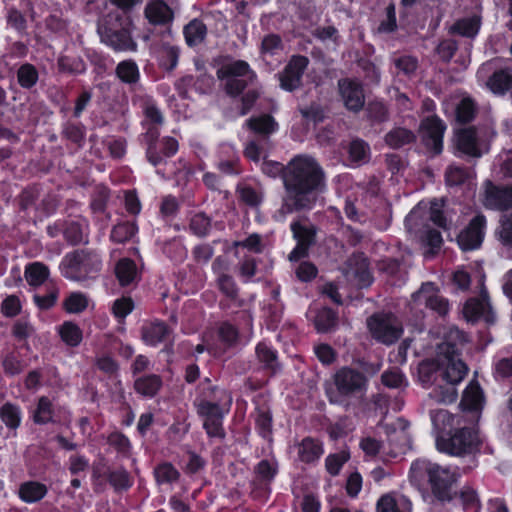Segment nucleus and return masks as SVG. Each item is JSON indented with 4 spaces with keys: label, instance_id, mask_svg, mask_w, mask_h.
Returning a JSON list of instances; mask_svg holds the SVG:
<instances>
[{
    "label": "nucleus",
    "instance_id": "obj_1",
    "mask_svg": "<svg viewBox=\"0 0 512 512\" xmlns=\"http://www.w3.org/2000/svg\"><path fill=\"white\" fill-rule=\"evenodd\" d=\"M284 184V209L288 212L311 209L323 186V172L313 158L298 156L288 164Z\"/></svg>",
    "mask_w": 512,
    "mask_h": 512
},
{
    "label": "nucleus",
    "instance_id": "obj_2",
    "mask_svg": "<svg viewBox=\"0 0 512 512\" xmlns=\"http://www.w3.org/2000/svg\"><path fill=\"white\" fill-rule=\"evenodd\" d=\"M433 369L437 377H440L446 383V386L442 387L439 385L433 390L430 396L439 403H453L457 399L455 386L464 379L468 371L467 366L459 358V355H455L454 350L453 353H450V346L446 344L439 347L435 367L429 362H423L420 365L419 373L423 382L430 380L429 378L424 379L423 376Z\"/></svg>",
    "mask_w": 512,
    "mask_h": 512
},
{
    "label": "nucleus",
    "instance_id": "obj_3",
    "mask_svg": "<svg viewBox=\"0 0 512 512\" xmlns=\"http://www.w3.org/2000/svg\"><path fill=\"white\" fill-rule=\"evenodd\" d=\"M409 477L417 486L427 477L433 495L442 502L450 501L453 497V485L457 478L455 472L447 466L427 459H418L411 464Z\"/></svg>",
    "mask_w": 512,
    "mask_h": 512
},
{
    "label": "nucleus",
    "instance_id": "obj_4",
    "mask_svg": "<svg viewBox=\"0 0 512 512\" xmlns=\"http://www.w3.org/2000/svg\"><path fill=\"white\" fill-rule=\"evenodd\" d=\"M479 445V437L476 430L460 429L450 438L436 439V447L440 452H445L454 456L473 453Z\"/></svg>",
    "mask_w": 512,
    "mask_h": 512
},
{
    "label": "nucleus",
    "instance_id": "obj_5",
    "mask_svg": "<svg viewBox=\"0 0 512 512\" xmlns=\"http://www.w3.org/2000/svg\"><path fill=\"white\" fill-rule=\"evenodd\" d=\"M225 400L221 401H201L198 404V413L204 418V428L207 433L213 437H224L222 428V419L224 411L228 410L232 398L229 394L224 393Z\"/></svg>",
    "mask_w": 512,
    "mask_h": 512
},
{
    "label": "nucleus",
    "instance_id": "obj_6",
    "mask_svg": "<svg viewBox=\"0 0 512 512\" xmlns=\"http://www.w3.org/2000/svg\"><path fill=\"white\" fill-rule=\"evenodd\" d=\"M249 73V65L242 60L223 63L217 70V77L223 82L224 89L230 96H237L247 86L244 79Z\"/></svg>",
    "mask_w": 512,
    "mask_h": 512
},
{
    "label": "nucleus",
    "instance_id": "obj_7",
    "mask_svg": "<svg viewBox=\"0 0 512 512\" xmlns=\"http://www.w3.org/2000/svg\"><path fill=\"white\" fill-rule=\"evenodd\" d=\"M423 307L430 308L439 315H446L449 310L448 301L431 282L423 283L419 290L412 294L411 310L422 311Z\"/></svg>",
    "mask_w": 512,
    "mask_h": 512
},
{
    "label": "nucleus",
    "instance_id": "obj_8",
    "mask_svg": "<svg viewBox=\"0 0 512 512\" xmlns=\"http://www.w3.org/2000/svg\"><path fill=\"white\" fill-rule=\"evenodd\" d=\"M368 328L376 340L385 344L395 342L402 333L401 324L392 314H376L370 317Z\"/></svg>",
    "mask_w": 512,
    "mask_h": 512
},
{
    "label": "nucleus",
    "instance_id": "obj_9",
    "mask_svg": "<svg viewBox=\"0 0 512 512\" xmlns=\"http://www.w3.org/2000/svg\"><path fill=\"white\" fill-rule=\"evenodd\" d=\"M338 392L344 396H352L361 393L366 388V377L353 369L342 368L334 377Z\"/></svg>",
    "mask_w": 512,
    "mask_h": 512
},
{
    "label": "nucleus",
    "instance_id": "obj_10",
    "mask_svg": "<svg viewBox=\"0 0 512 512\" xmlns=\"http://www.w3.org/2000/svg\"><path fill=\"white\" fill-rule=\"evenodd\" d=\"M486 220L484 216H475L467 228H465L457 238L460 248L464 251L477 249L484 237Z\"/></svg>",
    "mask_w": 512,
    "mask_h": 512
},
{
    "label": "nucleus",
    "instance_id": "obj_11",
    "mask_svg": "<svg viewBox=\"0 0 512 512\" xmlns=\"http://www.w3.org/2000/svg\"><path fill=\"white\" fill-rule=\"evenodd\" d=\"M339 93L345 107L351 111H359L365 103L362 85L352 79H343L338 82Z\"/></svg>",
    "mask_w": 512,
    "mask_h": 512
},
{
    "label": "nucleus",
    "instance_id": "obj_12",
    "mask_svg": "<svg viewBox=\"0 0 512 512\" xmlns=\"http://www.w3.org/2000/svg\"><path fill=\"white\" fill-rule=\"evenodd\" d=\"M420 130L427 146L439 154L443 148V135L446 130L444 123L438 117L431 116L423 120Z\"/></svg>",
    "mask_w": 512,
    "mask_h": 512
},
{
    "label": "nucleus",
    "instance_id": "obj_13",
    "mask_svg": "<svg viewBox=\"0 0 512 512\" xmlns=\"http://www.w3.org/2000/svg\"><path fill=\"white\" fill-rule=\"evenodd\" d=\"M345 275L349 281L360 288L367 287L372 282L367 259L362 255H355L348 260Z\"/></svg>",
    "mask_w": 512,
    "mask_h": 512
},
{
    "label": "nucleus",
    "instance_id": "obj_14",
    "mask_svg": "<svg viewBox=\"0 0 512 512\" xmlns=\"http://www.w3.org/2000/svg\"><path fill=\"white\" fill-rule=\"evenodd\" d=\"M454 143L460 152L468 156L480 157L482 155L480 135L473 127L457 130L455 132Z\"/></svg>",
    "mask_w": 512,
    "mask_h": 512
},
{
    "label": "nucleus",
    "instance_id": "obj_15",
    "mask_svg": "<svg viewBox=\"0 0 512 512\" xmlns=\"http://www.w3.org/2000/svg\"><path fill=\"white\" fill-rule=\"evenodd\" d=\"M308 65V59L303 56L293 57L281 75V87L287 91L298 88L301 77Z\"/></svg>",
    "mask_w": 512,
    "mask_h": 512
},
{
    "label": "nucleus",
    "instance_id": "obj_16",
    "mask_svg": "<svg viewBox=\"0 0 512 512\" xmlns=\"http://www.w3.org/2000/svg\"><path fill=\"white\" fill-rule=\"evenodd\" d=\"M98 33L102 40L115 50H133L136 46L127 29L116 30L108 27L106 24L100 23Z\"/></svg>",
    "mask_w": 512,
    "mask_h": 512
},
{
    "label": "nucleus",
    "instance_id": "obj_17",
    "mask_svg": "<svg viewBox=\"0 0 512 512\" xmlns=\"http://www.w3.org/2000/svg\"><path fill=\"white\" fill-rule=\"evenodd\" d=\"M463 315L465 319L470 322H475L480 319L489 324L495 322V314L486 298L467 301L463 308Z\"/></svg>",
    "mask_w": 512,
    "mask_h": 512
},
{
    "label": "nucleus",
    "instance_id": "obj_18",
    "mask_svg": "<svg viewBox=\"0 0 512 512\" xmlns=\"http://www.w3.org/2000/svg\"><path fill=\"white\" fill-rule=\"evenodd\" d=\"M484 205L489 209L507 210L512 207V187L499 188L486 183Z\"/></svg>",
    "mask_w": 512,
    "mask_h": 512
},
{
    "label": "nucleus",
    "instance_id": "obj_19",
    "mask_svg": "<svg viewBox=\"0 0 512 512\" xmlns=\"http://www.w3.org/2000/svg\"><path fill=\"white\" fill-rule=\"evenodd\" d=\"M377 512H412V503L404 495L386 494L378 500Z\"/></svg>",
    "mask_w": 512,
    "mask_h": 512
},
{
    "label": "nucleus",
    "instance_id": "obj_20",
    "mask_svg": "<svg viewBox=\"0 0 512 512\" xmlns=\"http://www.w3.org/2000/svg\"><path fill=\"white\" fill-rule=\"evenodd\" d=\"M294 238L297 240L296 247L292 250L289 255L291 261L298 260L307 254L309 245L313 239V233L299 225V223H293L291 225Z\"/></svg>",
    "mask_w": 512,
    "mask_h": 512
},
{
    "label": "nucleus",
    "instance_id": "obj_21",
    "mask_svg": "<svg viewBox=\"0 0 512 512\" xmlns=\"http://www.w3.org/2000/svg\"><path fill=\"white\" fill-rule=\"evenodd\" d=\"M115 274L121 286L133 284L139 277L135 262L129 258H123L117 262Z\"/></svg>",
    "mask_w": 512,
    "mask_h": 512
},
{
    "label": "nucleus",
    "instance_id": "obj_22",
    "mask_svg": "<svg viewBox=\"0 0 512 512\" xmlns=\"http://www.w3.org/2000/svg\"><path fill=\"white\" fill-rule=\"evenodd\" d=\"M483 394L480 386L476 382H470L463 393L461 406L465 410L479 411L484 403Z\"/></svg>",
    "mask_w": 512,
    "mask_h": 512
},
{
    "label": "nucleus",
    "instance_id": "obj_23",
    "mask_svg": "<svg viewBox=\"0 0 512 512\" xmlns=\"http://www.w3.org/2000/svg\"><path fill=\"white\" fill-rule=\"evenodd\" d=\"M145 14L147 19L153 24H164L173 17L171 9L162 1L149 4L146 7Z\"/></svg>",
    "mask_w": 512,
    "mask_h": 512
},
{
    "label": "nucleus",
    "instance_id": "obj_24",
    "mask_svg": "<svg viewBox=\"0 0 512 512\" xmlns=\"http://www.w3.org/2000/svg\"><path fill=\"white\" fill-rule=\"evenodd\" d=\"M46 493V486L34 481L23 483L19 488L20 498L27 503H33L41 500Z\"/></svg>",
    "mask_w": 512,
    "mask_h": 512
},
{
    "label": "nucleus",
    "instance_id": "obj_25",
    "mask_svg": "<svg viewBox=\"0 0 512 512\" xmlns=\"http://www.w3.org/2000/svg\"><path fill=\"white\" fill-rule=\"evenodd\" d=\"M486 85L494 94H504L512 88V75L506 70L497 71Z\"/></svg>",
    "mask_w": 512,
    "mask_h": 512
},
{
    "label": "nucleus",
    "instance_id": "obj_26",
    "mask_svg": "<svg viewBox=\"0 0 512 512\" xmlns=\"http://www.w3.org/2000/svg\"><path fill=\"white\" fill-rule=\"evenodd\" d=\"M431 420L435 429L446 431L460 423L459 417L452 415L448 410L437 409L431 412Z\"/></svg>",
    "mask_w": 512,
    "mask_h": 512
},
{
    "label": "nucleus",
    "instance_id": "obj_27",
    "mask_svg": "<svg viewBox=\"0 0 512 512\" xmlns=\"http://www.w3.org/2000/svg\"><path fill=\"white\" fill-rule=\"evenodd\" d=\"M168 333L169 330L164 323H154L143 327L142 339L149 345H156L163 341Z\"/></svg>",
    "mask_w": 512,
    "mask_h": 512
},
{
    "label": "nucleus",
    "instance_id": "obj_28",
    "mask_svg": "<svg viewBox=\"0 0 512 512\" xmlns=\"http://www.w3.org/2000/svg\"><path fill=\"white\" fill-rule=\"evenodd\" d=\"M323 453L321 445L311 438L304 439L298 447V455L304 462H312Z\"/></svg>",
    "mask_w": 512,
    "mask_h": 512
},
{
    "label": "nucleus",
    "instance_id": "obj_29",
    "mask_svg": "<svg viewBox=\"0 0 512 512\" xmlns=\"http://www.w3.org/2000/svg\"><path fill=\"white\" fill-rule=\"evenodd\" d=\"M184 35L189 46L200 44L206 36V26L199 20H193L184 28Z\"/></svg>",
    "mask_w": 512,
    "mask_h": 512
},
{
    "label": "nucleus",
    "instance_id": "obj_30",
    "mask_svg": "<svg viewBox=\"0 0 512 512\" xmlns=\"http://www.w3.org/2000/svg\"><path fill=\"white\" fill-rule=\"evenodd\" d=\"M48 276V268L40 262L32 263L25 269V278L31 286H40Z\"/></svg>",
    "mask_w": 512,
    "mask_h": 512
},
{
    "label": "nucleus",
    "instance_id": "obj_31",
    "mask_svg": "<svg viewBox=\"0 0 512 512\" xmlns=\"http://www.w3.org/2000/svg\"><path fill=\"white\" fill-rule=\"evenodd\" d=\"M161 387V380L156 375L139 378L135 381V390L148 397L154 396Z\"/></svg>",
    "mask_w": 512,
    "mask_h": 512
},
{
    "label": "nucleus",
    "instance_id": "obj_32",
    "mask_svg": "<svg viewBox=\"0 0 512 512\" xmlns=\"http://www.w3.org/2000/svg\"><path fill=\"white\" fill-rule=\"evenodd\" d=\"M480 27V20L474 16L462 19L454 24L452 31L466 37H474Z\"/></svg>",
    "mask_w": 512,
    "mask_h": 512
},
{
    "label": "nucleus",
    "instance_id": "obj_33",
    "mask_svg": "<svg viewBox=\"0 0 512 512\" xmlns=\"http://www.w3.org/2000/svg\"><path fill=\"white\" fill-rule=\"evenodd\" d=\"M467 341L466 336L458 328H450L445 335V341L437 345V352L439 347L448 344L450 346V353L455 351V355H459V348Z\"/></svg>",
    "mask_w": 512,
    "mask_h": 512
},
{
    "label": "nucleus",
    "instance_id": "obj_34",
    "mask_svg": "<svg viewBox=\"0 0 512 512\" xmlns=\"http://www.w3.org/2000/svg\"><path fill=\"white\" fill-rule=\"evenodd\" d=\"M62 340L69 346H77L82 340V332L80 328L72 323L66 322L60 328Z\"/></svg>",
    "mask_w": 512,
    "mask_h": 512
},
{
    "label": "nucleus",
    "instance_id": "obj_35",
    "mask_svg": "<svg viewBox=\"0 0 512 512\" xmlns=\"http://www.w3.org/2000/svg\"><path fill=\"white\" fill-rule=\"evenodd\" d=\"M118 77L126 83H136L139 79V71L137 65L132 61H123L116 68Z\"/></svg>",
    "mask_w": 512,
    "mask_h": 512
},
{
    "label": "nucleus",
    "instance_id": "obj_36",
    "mask_svg": "<svg viewBox=\"0 0 512 512\" xmlns=\"http://www.w3.org/2000/svg\"><path fill=\"white\" fill-rule=\"evenodd\" d=\"M413 139L414 135L404 128L394 129L385 137L386 143L393 148H398L410 143Z\"/></svg>",
    "mask_w": 512,
    "mask_h": 512
},
{
    "label": "nucleus",
    "instance_id": "obj_37",
    "mask_svg": "<svg viewBox=\"0 0 512 512\" xmlns=\"http://www.w3.org/2000/svg\"><path fill=\"white\" fill-rule=\"evenodd\" d=\"M52 416L53 410L51 401L47 397H41L33 415L34 422L37 424H45L52 420Z\"/></svg>",
    "mask_w": 512,
    "mask_h": 512
},
{
    "label": "nucleus",
    "instance_id": "obj_38",
    "mask_svg": "<svg viewBox=\"0 0 512 512\" xmlns=\"http://www.w3.org/2000/svg\"><path fill=\"white\" fill-rule=\"evenodd\" d=\"M337 317L335 313L328 308L320 310L315 319V326L320 332H327L336 324Z\"/></svg>",
    "mask_w": 512,
    "mask_h": 512
},
{
    "label": "nucleus",
    "instance_id": "obj_39",
    "mask_svg": "<svg viewBox=\"0 0 512 512\" xmlns=\"http://www.w3.org/2000/svg\"><path fill=\"white\" fill-rule=\"evenodd\" d=\"M17 77L18 82L22 87L30 88L36 83L38 73L32 65L25 64L19 68Z\"/></svg>",
    "mask_w": 512,
    "mask_h": 512
},
{
    "label": "nucleus",
    "instance_id": "obj_40",
    "mask_svg": "<svg viewBox=\"0 0 512 512\" xmlns=\"http://www.w3.org/2000/svg\"><path fill=\"white\" fill-rule=\"evenodd\" d=\"M108 481L115 490H125L131 486L129 474L123 469H116L108 473Z\"/></svg>",
    "mask_w": 512,
    "mask_h": 512
},
{
    "label": "nucleus",
    "instance_id": "obj_41",
    "mask_svg": "<svg viewBox=\"0 0 512 512\" xmlns=\"http://www.w3.org/2000/svg\"><path fill=\"white\" fill-rule=\"evenodd\" d=\"M7 24L19 34L26 33L27 22L24 15L15 8L9 9L7 13Z\"/></svg>",
    "mask_w": 512,
    "mask_h": 512
},
{
    "label": "nucleus",
    "instance_id": "obj_42",
    "mask_svg": "<svg viewBox=\"0 0 512 512\" xmlns=\"http://www.w3.org/2000/svg\"><path fill=\"white\" fill-rule=\"evenodd\" d=\"M155 477L159 484L172 483L178 479L179 473L171 464L164 463L156 468Z\"/></svg>",
    "mask_w": 512,
    "mask_h": 512
},
{
    "label": "nucleus",
    "instance_id": "obj_43",
    "mask_svg": "<svg viewBox=\"0 0 512 512\" xmlns=\"http://www.w3.org/2000/svg\"><path fill=\"white\" fill-rule=\"evenodd\" d=\"M349 459V454L346 451H341L326 458V468L331 475H337L343 466Z\"/></svg>",
    "mask_w": 512,
    "mask_h": 512
},
{
    "label": "nucleus",
    "instance_id": "obj_44",
    "mask_svg": "<svg viewBox=\"0 0 512 512\" xmlns=\"http://www.w3.org/2000/svg\"><path fill=\"white\" fill-rule=\"evenodd\" d=\"M87 298L81 293H72L65 301L64 307L69 313H80L87 307Z\"/></svg>",
    "mask_w": 512,
    "mask_h": 512
},
{
    "label": "nucleus",
    "instance_id": "obj_45",
    "mask_svg": "<svg viewBox=\"0 0 512 512\" xmlns=\"http://www.w3.org/2000/svg\"><path fill=\"white\" fill-rule=\"evenodd\" d=\"M382 382L390 388H402L407 386V380L397 369L386 371L382 374Z\"/></svg>",
    "mask_w": 512,
    "mask_h": 512
},
{
    "label": "nucleus",
    "instance_id": "obj_46",
    "mask_svg": "<svg viewBox=\"0 0 512 512\" xmlns=\"http://www.w3.org/2000/svg\"><path fill=\"white\" fill-rule=\"evenodd\" d=\"M369 148L365 142L355 140L350 144V159L355 163H363L367 161Z\"/></svg>",
    "mask_w": 512,
    "mask_h": 512
},
{
    "label": "nucleus",
    "instance_id": "obj_47",
    "mask_svg": "<svg viewBox=\"0 0 512 512\" xmlns=\"http://www.w3.org/2000/svg\"><path fill=\"white\" fill-rule=\"evenodd\" d=\"M474 115V103L469 98H464L457 106L456 117L459 122H468Z\"/></svg>",
    "mask_w": 512,
    "mask_h": 512
},
{
    "label": "nucleus",
    "instance_id": "obj_48",
    "mask_svg": "<svg viewBox=\"0 0 512 512\" xmlns=\"http://www.w3.org/2000/svg\"><path fill=\"white\" fill-rule=\"evenodd\" d=\"M282 50L281 39L277 35H269L262 41V54L277 55Z\"/></svg>",
    "mask_w": 512,
    "mask_h": 512
},
{
    "label": "nucleus",
    "instance_id": "obj_49",
    "mask_svg": "<svg viewBox=\"0 0 512 512\" xmlns=\"http://www.w3.org/2000/svg\"><path fill=\"white\" fill-rule=\"evenodd\" d=\"M1 417L4 423L11 428H16L19 425L20 417L18 409L11 404H5L2 407Z\"/></svg>",
    "mask_w": 512,
    "mask_h": 512
},
{
    "label": "nucleus",
    "instance_id": "obj_50",
    "mask_svg": "<svg viewBox=\"0 0 512 512\" xmlns=\"http://www.w3.org/2000/svg\"><path fill=\"white\" fill-rule=\"evenodd\" d=\"M394 63L398 71L402 72L407 77H411L418 66L417 60L410 56L397 58L395 59Z\"/></svg>",
    "mask_w": 512,
    "mask_h": 512
},
{
    "label": "nucleus",
    "instance_id": "obj_51",
    "mask_svg": "<svg viewBox=\"0 0 512 512\" xmlns=\"http://www.w3.org/2000/svg\"><path fill=\"white\" fill-rule=\"evenodd\" d=\"M443 205H444V203H443L442 199L441 200L434 199L433 201H431L430 219L437 226L447 229L448 228L447 222H446V219L443 217L442 211H441Z\"/></svg>",
    "mask_w": 512,
    "mask_h": 512
},
{
    "label": "nucleus",
    "instance_id": "obj_52",
    "mask_svg": "<svg viewBox=\"0 0 512 512\" xmlns=\"http://www.w3.org/2000/svg\"><path fill=\"white\" fill-rule=\"evenodd\" d=\"M469 177L468 172L458 166H450L446 171L448 185H460Z\"/></svg>",
    "mask_w": 512,
    "mask_h": 512
},
{
    "label": "nucleus",
    "instance_id": "obj_53",
    "mask_svg": "<svg viewBox=\"0 0 512 512\" xmlns=\"http://www.w3.org/2000/svg\"><path fill=\"white\" fill-rule=\"evenodd\" d=\"M278 128V124L275 122L272 116L263 114L258 116V135H269L274 133Z\"/></svg>",
    "mask_w": 512,
    "mask_h": 512
},
{
    "label": "nucleus",
    "instance_id": "obj_54",
    "mask_svg": "<svg viewBox=\"0 0 512 512\" xmlns=\"http://www.w3.org/2000/svg\"><path fill=\"white\" fill-rule=\"evenodd\" d=\"M134 308L131 298H121L114 302L113 313L117 318H125Z\"/></svg>",
    "mask_w": 512,
    "mask_h": 512
},
{
    "label": "nucleus",
    "instance_id": "obj_55",
    "mask_svg": "<svg viewBox=\"0 0 512 512\" xmlns=\"http://www.w3.org/2000/svg\"><path fill=\"white\" fill-rule=\"evenodd\" d=\"M1 310L7 317L16 316L21 310L20 300L15 295L8 296L2 303Z\"/></svg>",
    "mask_w": 512,
    "mask_h": 512
},
{
    "label": "nucleus",
    "instance_id": "obj_56",
    "mask_svg": "<svg viewBox=\"0 0 512 512\" xmlns=\"http://www.w3.org/2000/svg\"><path fill=\"white\" fill-rule=\"evenodd\" d=\"M421 240L424 244L431 247V249H438L442 244V236L440 232L434 229L425 228L422 235Z\"/></svg>",
    "mask_w": 512,
    "mask_h": 512
},
{
    "label": "nucleus",
    "instance_id": "obj_57",
    "mask_svg": "<svg viewBox=\"0 0 512 512\" xmlns=\"http://www.w3.org/2000/svg\"><path fill=\"white\" fill-rule=\"evenodd\" d=\"M218 334H219L220 340L226 346L233 345L236 342L237 336H238L236 329L228 323H223L219 327Z\"/></svg>",
    "mask_w": 512,
    "mask_h": 512
},
{
    "label": "nucleus",
    "instance_id": "obj_58",
    "mask_svg": "<svg viewBox=\"0 0 512 512\" xmlns=\"http://www.w3.org/2000/svg\"><path fill=\"white\" fill-rule=\"evenodd\" d=\"M209 227L210 220L206 215L202 213L196 214L191 220V229L195 234L199 236L205 235Z\"/></svg>",
    "mask_w": 512,
    "mask_h": 512
},
{
    "label": "nucleus",
    "instance_id": "obj_59",
    "mask_svg": "<svg viewBox=\"0 0 512 512\" xmlns=\"http://www.w3.org/2000/svg\"><path fill=\"white\" fill-rule=\"evenodd\" d=\"M260 355L263 356V359H261V361L265 362L264 367L274 371L277 366L276 352L271 350L269 347H267L264 344H259L258 345V357Z\"/></svg>",
    "mask_w": 512,
    "mask_h": 512
},
{
    "label": "nucleus",
    "instance_id": "obj_60",
    "mask_svg": "<svg viewBox=\"0 0 512 512\" xmlns=\"http://www.w3.org/2000/svg\"><path fill=\"white\" fill-rule=\"evenodd\" d=\"M317 274L316 267L309 263L303 262L296 269V275L301 281H309L313 279Z\"/></svg>",
    "mask_w": 512,
    "mask_h": 512
},
{
    "label": "nucleus",
    "instance_id": "obj_61",
    "mask_svg": "<svg viewBox=\"0 0 512 512\" xmlns=\"http://www.w3.org/2000/svg\"><path fill=\"white\" fill-rule=\"evenodd\" d=\"M276 473V465L273 460H263L258 464V477L270 480Z\"/></svg>",
    "mask_w": 512,
    "mask_h": 512
},
{
    "label": "nucleus",
    "instance_id": "obj_62",
    "mask_svg": "<svg viewBox=\"0 0 512 512\" xmlns=\"http://www.w3.org/2000/svg\"><path fill=\"white\" fill-rule=\"evenodd\" d=\"M57 295H58V291L52 290L45 296L35 295L34 301L40 309H42V310L49 309L55 304Z\"/></svg>",
    "mask_w": 512,
    "mask_h": 512
},
{
    "label": "nucleus",
    "instance_id": "obj_63",
    "mask_svg": "<svg viewBox=\"0 0 512 512\" xmlns=\"http://www.w3.org/2000/svg\"><path fill=\"white\" fill-rule=\"evenodd\" d=\"M362 488V477L359 473H352L347 480V493L350 496H356Z\"/></svg>",
    "mask_w": 512,
    "mask_h": 512
},
{
    "label": "nucleus",
    "instance_id": "obj_64",
    "mask_svg": "<svg viewBox=\"0 0 512 512\" xmlns=\"http://www.w3.org/2000/svg\"><path fill=\"white\" fill-rule=\"evenodd\" d=\"M318 359L324 364H330L334 360V352L328 345L321 344L315 347Z\"/></svg>",
    "mask_w": 512,
    "mask_h": 512
}]
</instances>
